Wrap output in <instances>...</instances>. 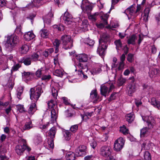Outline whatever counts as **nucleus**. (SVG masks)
Listing matches in <instances>:
<instances>
[{"label":"nucleus","instance_id":"f8f14e48","mask_svg":"<svg viewBox=\"0 0 160 160\" xmlns=\"http://www.w3.org/2000/svg\"><path fill=\"white\" fill-rule=\"evenodd\" d=\"M43 4L42 0H33L31 2L28 3L26 8H28L35 7L38 8Z\"/></svg>","mask_w":160,"mask_h":160},{"label":"nucleus","instance_id":"423d86ee","mask_svg":"<svg viewBox=\"0 0 160 160\" xmlns=\"http://www.w3.org/2000/svg\"><path fill=\"white\" fill-rule=\"evenodd\" d=\"M25 150L29 152L31 151V149L24 143H23L22 145H17L16 146L15 148L16 153L19 155H22Z\"/></svg>","mask_w":160,"mask_h":160},{"label":"nucleus","instance_id":"603ef678","mask_svg":"<svg viewBox=\"0 0 160 160\" xmlns=\"http://www.w3.org/2000/svg\"><path fill=\"white\" fill-rule=\"evenodd\" d=\"M152 143L150 142L148 143V145H147L146 146V143H143L142 145V149H149L151 148V147H150V146H151Z\"/></svg>","mask_w":160,"mask_h":160},{"label":"nucleus","instance_id":"412c9836","mask_svg":"<svg viewBox=\"0 0 160 160\" xmlns=\"http://www.w3.org/2000/svg\"><path fill=\"white\" fill-rule=\"evenodd\" d=\"M35 36L34 34L30 31L27 32L24 35V38L28 41L33 39Z\"/></svg>","mask_w":160,"mask_h":160},{"label":"nucleus","instance_id":"2f4dec72","mask_svg":"<svg viewBox=\"0 0 160 160\" xmlns=\"http://www.w3.org/2000/svg\"><path fill=\"white\" fill-rule=\"evenodd\" d=\"M56 132V129L55 127H52L49 130V136L52 138H53L55 137V134Z\"/></svg>","mask_w":160,"mask_h":160},{"label":"nucleus","instance_id":"c9c22d12","mask_svg":"<svg viewBox=\"0 0 160 160\" xmlns=\"http://www.w3.org/2000/svg\"><path fill=\"white\" fill-rule=\"evenodd\" d=\"M63 136L65 139L69 140L71 137V133L68 130H66L63 132Z\"/></svg>","mask_w":160,"mask_h":160},{"label":"nucleus","instance_id":"864d4df0","mask_svg":"<svg viewBox=\"0 0 160 160\" xmlns=\"http://www.w3.org/2000/svg\"><path fill=\"white\" fill-rule=\"evenodd\" d=\"M14 84V83L13 80L9 79L6 85L9 88H11V89H12L13 87Z\"/></svg>","mask_w":160,"mask_h":160},{"label":"nucleus","instance_id":"0e129e2a","mask_svg":"<svg viewBox=\"0 0 160 160\" xmlns=\"http://www.w3.org/2000/svg\"><path fill=\"white\" fill-rule=\"evenodd\" d=\"M124 62H120L118 66L117 69L118 70H122L124 68Z\"/></svg>","mask_w":160,"mask_h":160},{"label":"nucleus","instance_id":"37998d69","mask_svg":"<svg viewBox=\"0 0 160 160\" xmlns=\"http://www.w3.org/2000/svg\"><path fill=\"white\" fill-rule=\"evenodd\" d=\"M54 74L57 76L62 77L64 74V73L62 70L57 69L55 70Z\"/></svg>","mask_w":160,"mask_h":160},{"label":"nucleus","instance_id":"680f3d73","mask_svg":"<svg viewBox=\"0 0 160 160\" xmlns=\"http://www.w3.org/2000/svg\"><path fill=\"white\" fill-rule=\"evenodd\" d=\"M65 0H54V2L57 3L59 7L63 5Z\"/></svg>","mask_w":160,"mask_h":160},{"label":"nucleus","instance_id":"052dcab7","mask_svg":"<svg viewBox=\"0 0 160 160\" xmlns=\"http://www.w3.org/2000/svg\"><path fill=\"white\" fill-rule=\"evenodd\" d=\"M51 78V76L50 75H43L42 78V80H45V81H48Z\"/></svg>","mask_w":160,"mask_h":160},{"label":"nucleus","instance_id":"6ab92c4d","mask_svg":"<svg viewBox=\"0 0 160 160\" xmlns=\"http://www.w3.org/2000/svg\"><path fill=\"white\" fill-rule=\"evenodd\" d=\"M37 110L35 102H33L30 105L28 109V112L30 115H33Z\"/></svg>","mask_w":160,"mask_h":160},{"label":"nucleus","instance_id":"3c124183","mask_svg":"<svg viewBox=\"0 0 160 160\" xmlns=\"http://www.w3.org/2000/svg\"><path fill=\"white\" fill-rule=\"evenodd\" d=\"M58 90H57L55 88L53 87L52 90V94L53 97L55 99H57L58 96Z\"/></svg>","mask_w":160,"mask_h":160},{"label":"nucleus","instance_id":"f704fd0d","mask_svg":"<svg viewBox=\"0 0 160 160\" xmlns=\"http://www.w3.org/2000/svg\"><path fill=\"white\" fill-rule=\"evenodd\" d=\"M53 45L55 47V52L57 53L58 51V48L60 43L59 40L56 39L53 42Z\"/></svg>","mask_w":160,"mask_h":160},{"label":"nucleus","instance_id":"f03ea898","mask_svg":"<svg viewBox=\"0 0 160 160\" xmlns=\"http://www.w3.org/2000/svg\"><path fill=\"white\" fill-rule=\"evenodd\" d=\"M48 107L49 108H52L51 110V118L50 123H54L56 121L58 109L56 104V102L53 100H51L48 103Z\"/></svg>","mask_w":160,"mask_h":160},{"label":"nucleus","instance_id":"79ce46f5","mask_svg":"<svg viewBox=\"0 0 160 160\" xmlns=\"http://www.w3.org/2000/svg\"><path fill=\"white\" fill-rule=\"evenodd\" d=\"M53 138H51L48 141V148L49 149H52L54 147L53 140Z\"/></svg>","mask_w":160,"mask_h":160},{"label":"nucleus","instance_id":"a18cd8bd","mask_svg":"<svg viewBox=\"0 0 160 160\" xmlns=\"http://www.w3.org/2000/svg\"><path fill=\"white\" fill-rule=\"evenodd\" d=\"M144 157L145 160H151V157L150 154L148 151H145V152Z\"/></svg>","mask_w":160,"mask_h":160},{"label":"nucleus","instance_id":"4be33fe9","mask_svg":"<svg viewBox=\"0 0 160 160\" xmlns=\"http://www.w3.org/2000/svg\"><path fill=\"white\" fill-rule=\"evenodd\" d=\"M77 58L80 62H86L88 60L89 57L87 54L83 53L78 55Z\"/></svg>","mask_w":160,"mask_h":160},{"label":"nucleus","instance_id":"20e7f679","mask_svg":"<svg viewBox=\"0 0 160 160\" xmlns=\"http://www.w3.org/2000/svg\"><path fill=\"white\" fill-rule=\"evenodd\" d=\"M75 71H78V76L84 79H87L88 78L87 75L85 73L84 70L86 69V71H88V68L85 65H83L81 62H79L75 66Z\"/></svg>","mask_w":160,"mask_h":160},{"label":"nucleus","instance_id":"a211bd4d","mask_svg":"<svg viewBox=\"0 0 160 160\" xmlns=\"http://www.w3.org/2000/svg\"><path fill=\"white\" fill-rule=\"evenodd\" d=\"M108 35L106 33H103L101 37V38L99 40V43H101L102 45L103 44H107V42L108 40Z\"/></svg>","mask_w":160,"mask_h":160},{"label":"nucleus","instance_id":"bb28decb","mask_svg":"<svg viewBox=\"0 0 160 160\" xmlns=\"http://www.w3.org/2000/svg\"><path fill=\"white\" fill-rule=\"evenodd\" d=\"M100 92L101 94L105 97H106V94L107 92H108V89L105 85H102L101 86Z\"/></svg>","mask_w":160,"mask_h":160},{"label":"nucleus","instance_id":"4c0bfd02","mask_svg":"<svg viewBox=\"0 0 160 160\" xmlns=\"http://www.w3.org/2000/svg\"><path fill=\"white\" fill-rule=\"evenodd\" d=\"M41 37L43 38H46L49 34L48 31L46 29H43L40 32Z\"/></svg>","mask_w":160,"mask_h":160},{"label":"nucleus","instance_id":"e2e57ef3","mask_svg":"<svg viewBox=\"0 0 160 160\" xmlns=\"http://www.w3.org/2000/svg\"><path fill=\"white\" fill-rule=\"evenodd\" d=\"M117 95L118 94L116 92H114L113 93L110 97L108 101L110 102L113 100L115 99Z\"/></svg>","mask_w":160,"mask_h":160},{"label":"nucleus","instance_id":"39448f33","mask_svg":"<svg viewBox=\"0 0 160 160\" xmlns=\"http://www.w3.org/2000/svg\"><path fill=\"white\" fill-rule=\"evenodd\" d=\"M112 151V149L110 146L105 145L100 148L99 153L103 158H108L110 156H112L111 155Z\"/></svg>","mask_w":160,"mask_h":160},{"label":"nucleus","instance_id":"1a4fd4ad","mask_svg":"<svg viewBox=\"0 0 160 160\" xmlns=\"http://www.w3.org/2000/svg\"><path fill=\"white\" fill-rule=\"evenodd\" d=\"M124 143V140L122 138H118L115 141L114 143V150L116 151H120L123 148Z\"/></svg>","mask_w":160,"mask_h":160},{"label":"nucleus","instance_id":"f257e3e1","mask_svg":"<svg viewBox=\"0 0 160 160\" xmlns=\"http://www.w3.org/2000/svg\"><path fill=\"white\" fill-rule=\"evenodd\" d=\"M30 98L32 102H36L40 97L43 91L40 85L31 88L30 91Z\"/></svg>","mask_w":160,"mask_h":160},{"label":"nucleus","instance_id":"5701e85b","mask_svg":"<svg viewBox=\"0 0 160 160\" xmlns=\"http://www.w3.org/2000/svg\"><path fill=\"white\" fill-rule=\"evenodd\" d=\"M66 157V160H75L76 158L75 153L71 151L68 152Z\"/></svg>","mask_w":160,"mask_h":160},{"label":"nucleus","instance_id":"58836bf2","mask_svg":"<svg viewBox=\"0 0 160 160\" xmlns=\"http://www.w3.org/2000/svg\"><path fill=\"white\" fill-rule=\"evenodd\" d=\"M84 43L89 46H92L94 44V41L93 40L88 38L85 39Z\"/></svg>","mask_w":160,"mask_h":160},{"label":"nucleus","instance_id":"09e8293b","mask_svg":"<svg viewBox=\"0 0 160 160\" xmlns=\"http://www.w3.org/2000/svg\"><path fill=\"white\" fill-rule=\"evenodd\" d=\"M51 122H48L46 124H42V123H40L38 125V126L39 128L42 129H46L48 126L49 125V124Z\"/></svg>","mask_w":160,"mask_h":160},{"label":"nucleus","instance_id":"f3484780","mask_svg":"<svg viewBox=\"0 0 160 160\" xmlns=\"http://www.w3.org/2000/svg\"><path fill=\"white\" fill-rule=\"evenodd\" d=\"M136 89V86L135 84L133 82L129 84L127 88V90L128 91V94H130L129 95L134 92Z\"/></svg>","mask_w":160,"mask_h":160},{"label":"nucleus","instance_id":"0eeeda50","mask_svg":"<svg viewBox=\"0 0 160 160\" xmlns=\"http://www.w3.org/2000/svg\"><path fill=\"white\" fill-rule=\"evenodd\" d=\"M61 40L62 41L64 45L68 46L67 47V49L70 48L72 47V41L71 36L67 35H64L61 37Z\"/></svg>","mask_w":160,"mask_h":160},{"label":"nucleus","instance_id":"bf43d9fd","mask_svg":"<svg viewBox=\"0 0 160 160\" xmlns=\"http://www.w3.org/2000/svg\"><path fill=\"white\" fill-rule=\"evenodd\" d=\"M148 131V128L147 127H145V128H143L141 130V137H144L145 134H146V132Z\"/></svg>","mask_w":160,"mask_h":160},{"label":"nucleus","instance_id":"69168bd1","mask_svg":"<svg viewBox=\"0 0 160 160\" xmlns=\"http://www.w3.org/2000/svg\"><path fill=\"white\" fill-rule=\"evenodd\" d=\"M54 27L55 28H57L58 30L59 31H63L64 29V27L62 25H60L59 26L56 25H54Z\"/></svg>","mask_w":160,"mask_h":160},{"label":"nucleus","instance_id":"8fccbe9b","mask_svg":"<svg viewBox=\"0 0 160 160\" xmlns=\"http://www.w3.org/2000/svg\"><path fill=\"white\" fill-rule=\"evenodd\" d=\"M18 110H19L20 112H23L25 111V109L24 108L23 105L19 104L16 106Z\"/></svg>","mask_w":160,"mask_h":160},{"label":"nucleus","instance_id":"ddd939ff","mask_svg":"<svg viewBox=\"0 0 160 160\" xmlns=\"http://www.w3.org/2000/svg\"><path fill=\"white\" fill-rule=\"evenodd\" d=\"M63 19L65 23L67 24H70L72 22V15L67 11L64 13Z\"/></svg>","mask_w":160,"mask_h":160},{"label":"nucleus","instance_id":"de8ad7c7","mask_svg":"<svg viewBox=\"0 0 160 160\" xmlns=\"http://www.w3.org/2000/svg\"><path fill=\"white\" fill-rule=\"evenodd\" d=\"M114 43L116 45V48L118 50L119 49V48L121 47L122 44L121 42V40L120 39L117 40L114 42Z\"/></svg>","mask_w":160,"mask_h":160},{"label":"nucleus","instance_id":"49530a36","mask_svg":"<svg viewBox=\"0 0 160 160\" xmlns=\"http://www.w3.org/2000/svg\"><path fill=\"white\" fill-rule=\"evenodd\" d=\"M39 57L38 54V52H37L32 54L30 58L33 61H37L38 60Z\"/></svg>","mask_w":160,"mask_h":160},{"label":"nucleus","instance_id":"338daca9","mask_svg":"<svg viewBox=\"0 0 160 160\" xmlns=\"http://www.w3.org/2000/svg\"><path fill=\"white\" fill-rule=\"evenodd\" d=\"M95 157L92 155H87L84 158V160H93Z\"/></svg>","mask_w":160,"mask_h":160},{"label":"nucleus","instance_id":"6e6d98bb","mask_svg":"<svg viewBox=\"0 0 160 160\" xmlns=\"http://www.w3.org/2000/svg\"><path fill=\"white\" fill-rule=\"evenodd\" d=\"M78 125H72L71 127L70 128V131L73 132H76L78 130Z\"/></svg>","mask_w":160,"mask_h":160},{"label":"nucleus","instance_id":"4d7b16f0","mask_svg":"<svg viewBox=\"0 0 160 160\" xmlns=\"http://www.w3.org/2000/svg\"><path fill=\"white\" fill-rule=\"evenodd\" d=\"M120 131L122 133L124 134L128 133V130L125 126L121 127Z\"/></svg>","mask_w":160,"mask_h":160},{"label":"nucleus","instance_id":"a878e982","mask_svg":"<svg viewBox=\"0 0 160 160\" xmlns=\"http://www.w3.org/2000/svg\"><path fill=\"white\" fill-rule=\"evenodd\" d=\"M134 9L135 8L134 7L133 5H132L128 8L124 12H126L127 14H128L131 16H133L136 12Z\"/></svg>","mask_w":160,"mask_h":160},{"label":"nucleus","instance_id":"9d476101","mask_svg":"<svg viewBox=\"0 0 160 160\" xmlns=\"http://www.w3.org/2000/svg\"><path fill=\"white\" fill-rule=\"evenodd\" d=\"M81 7L84 12H87L91 11L92 8V5L88 0H82Z\"/></svg>","mask_w":160,"mask_h":160},{"label":"nucleus","instance_id":"72a5a7b5","mask_svg":"<svg viewBox=\"0 0 160 160\" xmlns=\"http://www.w3.org/2000/svg\"><path fill=\"white\" fill-rule=\"evenodd\" d=\"M21 51L22 53H26L29 50V47L27 44H24L21 47Z\"/></svg>","mask_w":160,"mask_h":160},{"label":"nucleus","instance_id":"5fc2aeb1","mask_svg":"<svg viewBox=\"0 0 160 160\" xmlns=\"http://www.w3.org/2000/svg\"><path fill=\"white\" fill-rule=\"evenodd\" d=\"M126 79L122 78H120L118 79V85L119 86H121L123 85V84L126 82Z\"/></svg>","mask_w":160,"mask_h":160},{"label":"nucleus","instance_id":"aec40b11","mask_svg":"<svg viewBox=\"0 0 160 160\" xmlns=\"http://www.w3.org/2000/svg\"><path fill=\"white\" fill-rule=\"evenodd\" d=\"M109 15L107 14H104L101 16L102 23L99 25L104 27L108 24V19Z\"/></svg>","mask_w":160,"mask_h":160},{"label":"nucleus","instance_id":"9b49d317","mask_svg":"<svg viewBox=\"0 0 160 160\" xmlns=\"http://www.w3.org/2000/svg\"><path fill=\"white\" fill-rule=\"evenodd\" d=\"M87 147L84 145H80L76 149V154L77 156H83L86 154Z\"/></svg>","mask_w":160,"mask_h":160},{"label":"nucleus","instance_id":"c85d7f7f","mask_svg":"<svg viewBox=\"0 0 160 160\" xmlns=\"http://www.w3.org/2000/svg\"><path fill=\"white\" fill-rule=\"evenodd\" d=\"M137 38L136 36L135 35H133L129 37L128 40V44L134 45L135 44V40Z\"/></svg>","mask_w":160,"mask_h":160},{"label":"nucleus","instance_id":"7c9ffc66","mask_svg":"<svg viewBox=\"0 0 160 160\" xmlns=\"http://www.w3.org/2000/svg\"><path fill=\"white\" fill-rule=\"evenodd\" d=\"M32 62V58L30 57H28L23 58L22 61H20L22 63H23L26 66H28L31 65Z\"/></svg>","mask_w":160,"mask_h":160},{"label":"nucleus","instance_id":"e433bc0d","mask_svg":"<svg viewBox=\"0 0 160 160\" xmlns=\"http://www.w3.org/2000/svg\"><path fill=\"white\" fill-rule=\"evenodd\" d=\"M34 76V74L31 72H24L22 73V76L24 78H28L31 77H33Z\"/></svg>","mask_w":160,"mask_h":160},{"label":"nucleus","instance_id":"6e6552de","mask_svg":"<svg viewBox=\"0 0 160 160\" xmlns=\"http://www.w3.org/2000/svg\"><path fill=\"white\" fill-rule=\"evenodd\" d=\"M143 120L146 122L148 128L149 129L152 128L155 124V121L152 116H142Z\"/></svg>","mask_w":160,"mask_h":160},{"label":"nucleus","instance_id":"ea45409f","mask_svg":"<svg viewBox=\"0 0 160 160\" xmlns=\"http://www.w3.org/2000/svg\"><path fill=\"white\" fill-rule=\"evenodd\" d=\"M134 116L133 113H130L127 114L126 120L129 122H131L134 120Z\"/></svg>","mask_w":160,"mask_h":160},{"label":"nucleus","instance_id":"c756f323","mask_svg":"<svg viewBox=\"0 0 160 160\" xmlns=\"http://www.w3.org/2000/svg\"><path fill=\"white\" fill-rule=\"evenodd\" d=\"M34 143L36 145H38L42 142V138L40 134L35 136L33 139Z\"/></svg>","mask_w":160,"mask_h":160},{"label":"nucleus","instance_id":"dca6fc26","mask_svg":"<svg viewBox=\"0 0 160 160\" xmlns=\"http://www.w3.org/2000/svg\"><path fill=\"white\" fill-rule=\"evenodd\" d=\"M152 4L149 5V7L146 8L144 10L143 13V15L142 16V18L143 20L145 22H147L148 20V17L149 16V14L150 11V8L152 7Z\"/></svg>","mask_w":160,"mask_h":160},{"label":"nucleus","instance_id":"2eb2a0df","mask_svg":"<svg viewBox=\"0 0 160 160\" xmlns=\"http://www.w3.org/2000/svg\"><path fill=\"white\" fill-rule=\"evenodd\" d=\"M53 16V14L52 12H49L43 18L44 22L45 23L49 24L51 23Z\"/></svg>","mask_w":160,"mask_h":160},{"label":"nucleus","instance_id":"cd10ccee","mask_svg":"<svg viewBox=\"0 0 160 160\" xmlns=\"http://www.w3.org/2000/svg\"><path fill=\"white\" fill-rule=\"evenodd\" d=\"M90 98L92 99H95L94 102H96L98 99L96 90H92L90 93Z\"/></svg>","mask_w":160,"mask_h":160},{"label":"nucleus","instance_id":"7ed1b4c3","mask_svg":"<svg viewBox=\"0 0 160 160\" xmlns=\"http://www.w3.org/2000/svg\"><path fill=\"white\" fill-rule=\"evenodd\" d=\"M18 42V37L15 35H12L7 37L5 47L8 50H11L17 44Z\"/></svg>","mask_w":160,"mask_h":160},{"label":"nucleus","instance_id":"393cba45","mask_svg":"<svg viewBox=\"0 0 160 160\" xmlns=\"http://www.w3.org/2000/svg\"><path fill=\"white\" fill-rule=\"evenodd\" d=\"M151 104L155 107L160 109V102L154 98H152L151 99Z\"/></svg>","mask_w":160,"mask_h":160},{"label":"nucleus","instance_id":"b1692460","mask_svg":"<svg viewBox=\"0 0 160 160\" xmlns=\"http://www.w3.org/2000/svg\"><path fill=\"white\" fill-rule=\"evenodd\" d=\"M158 73V70L156 68H152L150 69L149 74L151 78L155 77Z\"/></svg>","mask_w":160,"mask_h":160},{"label":"nucleus","instance_id":"473e14b6","mask_svg":"<svg viewBox=\"0 0 160 160\" xmlns=\"http://www.w3.org/2000/svg\"><path fill=\"white\" fill-rule=\"evenodd\" d=\"M33 127L32 122L31 121L26 122L25 125L23 127V129L24 130H28Z\"/></svg>","mask_w":160,"mask_h":160},{"label":"nucleus","instance_id":"774afa93","mask_svg":"<svg viewBox=\"0 0 160 160\" xmlns=\"http://www.w3.org/2000/svg\"><path fill=\"white\" fill-rule=\"evenodd\" d=\"M156 19L158 24L160 25V13L157 14L156 16Z\"/></svg>","mask_w":160,"mask_h":160},{"label":"nucleus","instance_id":"4468645a","mask_svg":"<svg viewBox=\"0 0 160 160\" xmlns=\"http://www.w3.org/2000/svg\"><path fill=\"white\" fill-rule=\"evenodd\" d=\"M103 44H103L102 45L101 43H99V46L98 48L97 52L100 56L104 55L105 54V50L107 48V44Z\"/></svg>","mask_w":160,"mask_h":160},{"label":"nucleus","instance_id":"c03bdc74","mask_svg":"<svg viewBox=\"0 0 160 160\" xmlns=\"http://www.w3.org/2000/svg\"><path fill=\"white\" fill-rule=\"evenodd\" d=\"M98 13H95L93 14L90 15L88 16V18L91 20L92 21H95L96 20V18L98 15Z\"/></svg>","mask_w":160,"mask_h":160},{"label":"nucleus","instance_id":"13d9d810","mask_svg":"<svg viewBox=\"0 0 160 160\" xmlns=\"http://www.w3.org/2000/svg\"><path fill=\"white\" fill-rule=\"evenodd\" d=\"M127 60L129 62H132L133 60V55L132 53H129L128 55Z\"/></svg>","mask_w":160,"mask_h":160},{"label":"nucleus","instance_id":"a19ab883","mask_svg":"<svg viewBox=\"0 0 160 160\" xmlns=\"http://www.w3.org/2000/svg\"><path fill=\"white\" fill-rule=\"evenodd\" d=\"M101 71V68H94L91 70V72L93 75L97 74L99 73Z\"/></svg>","mask_w":160,"mask_h":160}]
</instances>
